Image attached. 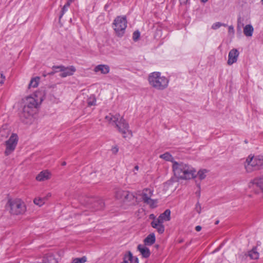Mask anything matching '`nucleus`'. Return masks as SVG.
<instances>
[{
	"label": "nucleus",
	"instance_id": "obj_1",
	"mask_svg": "<svg viewBox=\"0 0 263 263\" xmlns=\"http://www.w3.org/2000/svg\"><path fill=\"white\" fill-rule=\"evenodd\" d=\"M172 168L175 176L179 179H191L196 176L195 168L182 162H173Z\"/></svg>",
	"mask_w": 263,
	"mask_h": 263
},
{
	"label": "nucleus",
	"instance_id": "obj_2",
	"mask_svg": "<svg viewBox=\"0 0 263 263\" xmlns=\"http://www.w3.org/2000/svg\"><path fill=\"white\" fill-rule=\"evenodd\" d=\"M105 119L109 123L115 125L116 127L118 128L119 132L122 133L124 138H126L128 135H129L130 137L132 136V132L129 130L128 123L119 114L115 115L109 114L105 117Z\"/></svg>",
	"mask_w": 263,
	"mask_h": 263
},
{
	"label": "nucleus",
	"instance_id": "obj_3",
	"mask_svg": "<svg viewBox=\"0 0 263 263\" xmlns=\"http://www.w3.org/2000/svg\"><path fill=\"white\" fill-rule=\"evenodd\" d=\"M148 81L150 85L157 90L165 89L168 83V80L164 76H161L159 72L151 73L148 77Z\"/></svg>",
	"mask_w": 263,
	"mask_h": 263
},
{
	"label": "nucleus",
	"instance_id": "obj_4",
	"mask_svg": "<svg viewBox=\"0 0 263 263\" xmlns=\"http://www.w3.org/2000/svg\"><path fill=\"white\" fill-rule=\"evenodd\" d=\"M80 202L83 204L87 209L91 211H96L102 210L104 207V202L103 200L99 197H82Z\"/></svg>",
	"mask_w": 263,
	"mask_h": 263
},
{
	"label": "nucleus",
	"instance_id": "obj_5",
	"mask_svg": "<svg viewBox=\"0 0 263 263\" xmlns=\"http://www.w3.org/2000/svg\"><path fill=\"white\" fill-rule=\"evenodd\" d=\"M7 207L9 208L11 214L16 215L23 214L26 210L25 203L20 199L9 200Z\"/></svg>",
	"mask_w": 263,
	"mask_h": 263
},
{
	"label": "nucleus",
	"instance_id": "obj_6",
	"mask_svg": "<svg viewBox=\"0 0 263 263\" xmlns=\"http://www.w3.org/2000/svg\"><path fill=\"white\" fill-rule=\"evenodd\" d=\"M127 23L126 16H118L115 19L113 28L117 36L121 37L124 34Z\"/></svg>",
	"mask_w": 263,
	"mask_h": 263
},
{
	"label": "nucleus",
	"instance_id": "obj_7",
	"mask_svg": "<svg viewBox=\"0 0 263 263\" xmlns=\"http://www.w3.org/2000/svg\"><path fill=\"white\" fill-rule=\"evenodd\" d=\"M153 195V190L148 188H145L143 190L140 196L144 203L149 205L151 208L155 207L157 203L156 200L151 198Z\"/></svg>",
	"mask_w": 263,
	"mask_h": 263
},
{
	"label": "nucleus",
	"instance_id": "obj_8",
	"mask_svg": "<svg viewBox=\"0 0 263 263\" xmlns=\"http://www.w3.org/2000/svg\"><path fill=\"white\" fill-rule=\"evenodd\" d=\"M17 141V136L16 134H13L9 140L6 142V148L5 152L6 155H10L15 149Z\"/></svg>",
	"mask_w": 263,
	"mask_h": 263
},
{
	"label": "nucleus",
	"instance_id": "obj_9",
	"mask_svg": "<svg viewBox=\"0 0 263 263\" xmlns=\"http://www.w3.org/2000/svg\"><path fill=\"white\" fill-rule=\"evenodd\" d=\"M54 68H58L59 71L61 72L60 74V76L62 78H65L67 76H72L76 71V68L73 66L65 67L63 65H60L57 67H55Z\"/></svg>",
	"mask_w": 263,
	"mask_h": 263
},
{
	"label": "nucleus",
	"instance_id": "obj_10",
	"mask_svg": "<svg viewBox=\"0 0 263 263\" xmlns=\"http://www.w3.org/2000/svg\"><path fill=\"white\" fill-rule=\"evenodd\" d=\"M116 197L117 199H123L125 201L132 200L134 199V196L128 191L118 190L116 193Z\"/></svg>",
	"mask_w": 263,
	"mask_h": 263
},
{
	"label": "nucleus",
	"instance_id": "obj_11",
	"mask_svg": "<svg viewBox=\"0 0 263 263\" xmlns=\"http://www.w3.org/2000/svg\"><path fill=\"white\" fill-rule=\"evenodd\" d=\"M256 159L255 157L253 156L251 157L249 156L246 159L245 163V166L246 171L248 172H250L254 170H257V166L256 165Z\"/></svg>",
	"mask_w": 263,
	"mask_h": 263
},
{
	"label": "nucleus",
	"instance_id": "obj_12",
	"mask_svg": "<svg viewBox=\"0 0 263 263\" xmlns=\"http://www.w3.org/2000/svg\"><path fill=\"white\" fill-rule=\"evenodd\" d=\"M249 187L250 189L255 190L258 188L263 192V177L255 178L249 183Z\"/></svg>",
	"mask_w": 263,
	"mask_h": 263
},
{
	"label": "nucleus",
	"instance_id": "obj_13",
	"mask_svg": "<svg viewBox=\"0 0 263 263\" xmlns=\"http://www.w3.org/2000/svg\"><path fill=\"white\" fill-rule=\"evenodd\" d=\"M239 54V52L237 49L234 48L231 50L228 55V64L231 65L236 63L237 61Z\"/></svg>",
	"mask_w": 263,
	"mask_h": 263
},
{
	"label": "nucleus",
	"instance_id": "obj_14",
	"mask_svg": "<svg viewBox=\"0 0 263 263\" xmlns=\"http://www.w3.org/2000/svg\"><path fill=\"white\" fill-rule=\"evenodd\" d=\"M34 113L33 110L24 107L22 112L20 114V118L24 122H27L26 120L30 119Z\"/></svg>",
	"mask_w": 263,
	"mask_h": 263
},
{
	"label": "nucleus",
	"instance_id": "obj_15",
	"mask_svg": "<svg viewBox=\"0 0 263 263\" xmlns=\"http://www.w3.org/2000/svg\"><path fill=\"white\" fill-rule=\"evenodd\" d=\"M39 103L34 98L28 97L26 98L25 104L24 107H27L28 109H33L37 108Z\"/></svg>",
	"mask_w": 263,
	"mask_h": 263
},
{
	"label": "nucleus",
	"instance_id": "obj_16",
	"mask_svg": "<svg viewBox=\"0 0 263 263\" xmlns=\"http://www.w3.org/2000/svg\"><path fill=\"white\" fill-rule=\"evenodd\" d=\"M171 219V211L170 210H166L163 213L161 214L159 217L155 219L157 222L163 223L165 221H168Z\"/></svg>",
	"mask_w": 263,
	"mask_h": 263
},
{
	"label": "nucleus",
	"instance_id": "obj_17",
	"mask_svg": "<svg viewBox=\"0 0 263 263\" xmlns=\"http://www.w3.org/2000/svg\"><path fill=\"white\" fill-rule=\"evenodd\" d=\"M137 249L140 252L143 258H148L151 255L149 249L143 245H139Z\"/></svg>",
	"mask_w": 263,
	"mask_h": 263
},
{
	"label": "nucleus",
	"instance_id": "obj_18",
	"mask_svg": "<svg viewBox=\"0 0 263 263\" xmlns=\"http://www.w3.org/2000/svg\"><path fill=\"white\" fill-rule=\"evenodd\" d=\"M110 68L107 65L100 64L96 66L94 68V71L98 72L100 71L102 74H106L109 72Z\"/></svg>",
	"mask_w": 263,
	"mask_h": 263
},
{
	"label": "nucleus",
	"instance_id": "obj_19",
	"mask_svg": "<svg viewBox=\"0 0 263 263\" xmlns=\"http://www.w3.org/2000/svg\"><path fill=\"white\" fill-rule=\"evenodd\" d=\"M34 263H58V261L55 259L53 254H49L43 257L42 261H36Z\"/></svg>",
	"mask_w": 263,
	"mask_h": 263
},
{
	"label": "nucleus",
	"instance_id": "obj_20",
	"mask_svg": "<svg viewBox=\"0 0 263 263\" xmlns=\"http://www.w3.org/2000/svg\"><path fill=\"white\" fill-rule=\"evenodd\" d=\"M151 226L153 228L156 229L159 234H162L164 232V226L162 223L157 222V221L154 220L151 222Z\"/></svg>",
	"mask_w": 263,
	"mask_h": 263
},
{
	"label": "nucleus",
	"instance_id": "obj_21",
	"mask_svg": "<svg viewBox=\"0 0 263 263\" xmlns=\"http://www.w3.org/2000/svg\"><path fill=\"white\" fill-rule=\"evenodd\" d=\"M50 173L47 171H42L36 177V179L39 181H43L49 179Z\"/></svg>",
	"mask_w": 263,
	"mask_h": 263
},
{
	"label": "nucleus",
	"instance_id": "obj_22",
	"mask_svg": "<svg viewBox=\"0 0 263 263\" xmlns=\"http://www.w3.org/2000/svg\"><path fill=\"white\" fill-rule=\"evenodd\" d=\"M156 237L154 233H151L144 239V243L145 246H152L155 243Z\"/></svg>",
	"mask_w": 263,
	"mask_h": 263
},
{
	"label": "nucleus",
	"instance_id": "obj_23",
	"mask_svg": "<svg viewBox=\"0 0 263 263\" xmlns=\"http://www.w3.org/2000/svg\"><path fill=\"white\" fill-rule=\"evenodd\" d=\"M254 28L251 25H247L243 28V33L246 36H252Z\"/></svg>",
	"mask_w": 263,
	"mask_h": 263
},
{
	"label": "nucleus",
	"instance_id": "obj_24",
	"mask_svg": "<svg viewBox=\"0 0 263 263\" xmlns=\"http://www.w3.org/2000/svg\"><path fill=\"white\" fill-rule=\"evenodd\" d=\"M40 80V78L39 77L32 78L28 85V88L30 89L31 88L36 87L39 85Z\"/></svg>",
	"mask_w": 263,
	"mask_h": 263
},
{
	"label": "nucleus",
	"instance_id": "obj_25",
	"mask_svg": "<svg viewBox=\"0 0 263 263\" xmlns=\"http://www.w3.org/2000/svg\"><path fill=\"white\" fill-rule=\"evenodd\" d=\"M160 158L166 161H171L173 163L175 161L173 156L168 152H166L160 156Z\"/></svg>",
	"mask_w": 263,
	"mask_h": 263
},
{
	"label": "nucleus",
	"instance_id": "obj_26",
	"mask_svg": "<svg viewBox=\"0 0 263 263\" xmlns=\"http://www.w3.org/2000/svg\"><path fill=\"white\" fill-rule=\"evenodd\" d=\"M126 255L128 257V260H129L130 263H139V259L138 257L134 256L131 252L128 251Z\"/></svg>",
	"mask_w": 263,
	"mask_h": 263
},
{
	"label": "nucleus",
	"instance_id": "obj_27",
	"mask_svg": "<svg viewBox=\"0 0 263 263\" xmlns=\"http://www.w3.org/2000/svg\"><path fill=\"white\" fill-rule=\"evenodd\" d=\"M256 159V165L257 166V168L259 169L260 168L263 167V156H256L255 157Z\"/></svg>",
	"mask_w": 263,
	"mask_h": 263
},
{
	"label": "nucleus",
	"instance_id": "obj_28",
	"mask_svg": "<svg viewBox=\"0 0 263 263\" xmlns=\"http://www.w3.org/2000/svg\"><path fill=\"white\" fill-rule=\"evenodd\" d=\"M248 255L251 259H256L259 257V253L257 252L256 248H253L248 252Z\"/></svg>",
	"mask_w": 263,
	"mask_h": 263
},
{
	"label": "nucleus",
	"instance_id": "obj_29",
	"mask_svg": "<svg viewBox=\"0 0 263 263\" xmlns=\"http://www.w3.org/2000/svg\"><path fill=\"white\" fill-rule=\"evenodd\" d=\"M45 201H46L45 198L39 197V198H35L33 200V202H34V204L40 206L44 204Z\"/></svg>",
	"mask_w": 263,
	"mask_h": 263
},
{
	"label": "nucleus",
	"instance_id": "obj_30",
	"mask_svg": "<svg viewBox=\"0 0 263 263\" xmlns=\"http://www.w3.org/2000/svg\"><path fill=\"white\" fill-rule=\"evenodd\" d=\"M69 7V3H66L65 5L62 8L60 15L59 16V20L61 19L65 13L67 11L68 8Z\"/></svg>",
	"mask_w": 263,
	"mask_h": 263
},
{
	"label": "nucleus",
	"instance_id": "obj_31",
	"mask_svg": "<svg viewBox=\"0 0 263 263\" xmlns=\"http://www.w3.org/2000/svg\"><path fill=\"white\" fill-rule=\"evenodd\" d=\"M96 99L94 96H91L88 99L87 104L88 106L95 105Z\"/></svg>",
	"mask_w": 263,
	"mask_h": 263
},
{
	"label": "nucleus",
	"instance_id": "obj_32",
	"mask_svg": "<svg viewBox=\"0 0 263 263\" xmlns=\"http://www.w3.org/2000/svg\"><path fill=\"white\" fill-rule=\"evenodd\" d=\"M207 171L205 169L201 170L198 172V175L200 180L204 179L206 177Z\"/></svg>",
	"mask_w": 263,
	"mask_h": 263
},
{
	"label": "nucleus",
	"instance_id": "obj_33",
	"mask_svg": "<svg viewBox=\"0 0 263 263\" xmlns=\"http://www.w3.org/2000/svg\"><path fill=\"white\" fill-rule=\"evenodd\" d=\"M221 26H227V25L223 23H221L220 22H216L215 23H214L212 26V29L214 30H216L219 28H220Z\"/></svg>",
	"mask_w": 263,
	"mask_h": 263
},
{
	"label": "nucleus",
	"instance_id": "obj_34",
	"mask_svg": "<svg viewBox=\"0 0 263 263\" xmlns=\"http://www.w3.org/2000/svg\"><path fill=\"white\" fill-rule=\"evenodd\" d=\"M140 36V33L138 30L135 31L133 33V39L134 41H137L139 39Z\"/></svg>",
	"mask_w": 263,
	"mask_h": 263
},
{
	"label": "nucleus",
	"instance_id": "obj_35",
	"mask_svg": "<svg viewBox=\"0 0 263 263\" xmlns=\"http://www.w3.org/2000/svg\"><path fill=\"white\" fill-rule=\"evenodd\" d=\"M86 259L85 257H83L81 258H76L73 260L71 263H83L85 262Z\"/></svg>",
	"mask_w": 263,
	"mask_h": 263
},
{
	"label": "nucleus",
	"instance_id": "obj_36",
	"mask_svg": "<svg viewBox=\"0 0 263 263\" xmlns=\"http://www.w3.org/2000/svg\"><path fill=\"white\" fill-rule=\"evenodd\" d=\"M195 210L198 214H200L201 212V206L199 202H197L196 204Z\"/></svg>",
	"mask_w": 263,
	"mask_h": 263
},
{
	"label": "nucleus",
	"instance_id": "obj_37",
	"mask_svg": "<svg viewBox=\"0 0 263 263\" xmlns=\"http://www.w3.org/2000/svg\"><path fill=\"white\" fill-rule=\"evenodd\" d=\"M58 66H53L52 68V70L51 71V72H49L48 74L49 75H53L56 72H59V69L58 68H54L55 67H57Z\"/></svg>",
	"mask_w": 263,
	"mask_h": 263
},
{
	"label": "nucleus",
	"instance_id": "obj_38",
	"mask_svg": "<svg viewBox=\"0 0 263 263\" xmlns=\"http://www.w3.org/2000/svg\"><path fill=\"white\" fill-rule=\"evenodd\" d=\"M119 151V148L117 146H115L114 147H112L111 148V152L113 154H116Z\"/></svg>",
	"mask_w": 263,
	"mask_h": 263
},
{
	"label": "nucleus",
	"instance_id": "obj_39",
	"mask_svg": "<svg viewBox=\"0 0 263 263\" xmlns=\"http://www.w3.org/2000/svg\"><path fill=\"white\" fill-rule=\"evenodd\" d=\"M129 260H128V257L127 256V255L125 254L124 256V258H123V261L121 262V263H130V262H128Z\"/></svg>",
	"mask_w": 263,
	"mask_h": 263
},
{
	"label": "nucleus",
	"instance_id": "obj_40",
	"mask_svg": "<svg viewBox=\"0 0 263 263\" xmlns=\"http://www.w3.org/2000/svg\"><path fill=\"white\" fill-rule=\"evenodd\" d=\"M229 32H232V33L234 32V28L232 26H230L229 27Z\"/></svg>",
	"mask_w": 263,
	"mask_h": 263
},
{
	"label": "nucleus",
	"instance_id": "obj_41",
	"mask_svg": "<svg viewBox=\"0 0 263 263\" xmlns=\"http://www.w3.org/2000/svg\"><path fill=\"white\" fill-rule=\"evenodd\" d=\"M201 229H202V228H201V226H196V227H195V230H196V231H197V232H199V231H201Z\"/></svg>",
	"mask_w": 263,
	"mask_h": 263
},
{
	"label": "nucleus",
	"instance_id": "obj_42",
	"mask_svg": "<svg viewBox=\"0 0 263 263\" xmlns=\"http://www.w3.org/2000/svg\"><path fill=\"white\" fill-rule=\"evenodd\" d=\"M0 78L5 80V76L3 74V73H1V77Z\"/></svg>",
	"mask_w": 263,
	"mask_h": 263
},
{
	"label": "nucleus",
	"instance_id": "obj_43",
	"mask_svg": "<svg viewBox=\"0 0 263 263\" xmlns=\"http://www.w3.org/2000/svg\"><path fill=\"white\" fill-rule=\"evenodd\" d=\"M5 80L0 78V84L2 85L4 83Z\"/></svg>",
	"mask_w": 263,
	"mask_h": 263
},
{
	"label": "nucleus",
	"instance_id": "obj_44",
	"mask_svg": "<svg viewBox=\"0 0 263 263\" xmlns=\"http://www.w3.org/2000/svg\"><path fill=\"white\" fill-rule=\"evenodd\" d=\"M51 194H50V193H48V194H47V195L46 196V197H45L44 198H45L46 200H47V198H48V197H51Z\"/></svg>",
	"mask_w": 263,
	"mask_h": 263
},
{
	"label": "nucleus",
	"instance_id": "obj_45",
	"mask_svg": "<svg viewBox=\"0 0 263 263\" xmlns=\"http://www.w3.org/2000/svg\"><path fill=\"white\" fill-rule=\"evenodd\" d=\"M74 1V0H68V1L67 2V3H69V6L70 5L71 3L72 2H73Z\"/></svg>",
	"mask_w": 263,
	"mask_h": 263
},
{
	"label": "nucleus",
	"instance_id": "obj_46",
	"mask_svg": "<svg viewBox=\"0 0 263 263\" xmlns=\"http://www.w3.org/2000/svg\"><path fill=\"white\" fill-rule=\"evenodd\" d=\"M134 169L136 171H138L139 170V166L138 165H136L134 167Z\"/></svg>",
	"mask_w": 263,
	"mask_h": 263
},
{
	"label": "nucleus",
	"instance_id": "obj_47",
	"mask_svg": "<svg viewBox=\"0 0 263 263\" xmlns=\"http://www.w3.org/2000/svg\"><path fill=\"white\" fill-rule=\"evenodd\" d=\"M66 162H65V161H64V162H62V165L63 166H64V165H66Z\"/></svg>",
	"mask_w": 263,
	"mask_h": 263
},
{
	"label": "nucleus",
	"instance_id": "obj_48",
	"mask_svg": "<svg viewBox=\"0 0 263 263\" xmlns=\"http://www.w3.org/2000/svg\"><path fill=\"white\" fill-rule=\"evenodd\" d=\"M208 0H201V1L203 3H205L208 1Z\"/></svg>",
	"mask_w": 263,
	"mask_h": 263
},
{
	"label": "nucleus",
	"instance_id": "obj_49",
	"mask_svg": "<svg viewBox=\"0 0 263 263\" xmlns=\"http://www.w3.org/2000/svg\"><path fill=\"white\" fill-rule=\"evenodd\" d=\"M218 222H219V221H217L216 222V224H218Z\"/></svg>",
	"mask_w": 263,
	"mask_h": 263
},
{
	"label": "nucleus",
	"instance_id": "obj_50",
	"mask_svg": "<svg viewBox=\"0 0 263 263\" xmlns=\"http://www.w3.org/2000/svg\"><path fill=\"white\" fill-rule=\"evenodd\" d=\"M255 192L256 193H258V192L257 191H255Z\"/></svg>",
	"mask_w": 263,
	"mask_h": 263
},
{
	"label": "nucleus",
	"instance_id": "obj_51",
	"mask_svg": "<svg viewBox=\"0 0 263 263\" xmlns=\"http://www.w3.org/2000/svg\"><path fill=\"white\" fill-rule=\"evenodd\" d=\"M261 2L262 4L263 5V0H261Z\"/></svg>",
	"mask_w": 263,
	"mask_h": 263
},
{
	"label": "nucleus",
	"instance_id": "obj_52",
	"mask_svg": "<svg viewBox=\"0 0 263 263\" xmlns=\"http://www.w3.org/2000/svg\"><path fill=\"white\" fill-rule=\"evenodd\" d=\"M198 188L200 189V185H198Z\"/></svg>",
	"mask_w": 263,
	"mask_h": 263
}]
</instances>
